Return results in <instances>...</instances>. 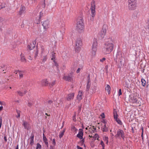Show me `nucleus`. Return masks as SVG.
Masks as SVG:
<instances>
[{
    "instance_id": "4c0bfd02",
    "label": "nucleus",
    "mask_w": 149,
    "mask_h": 149,
    "mask_svg": "<svg viewBox=\"0 0 149 149\" xmlns=\"http://www.w3.org/2000/svg\"><path fill=\"white\" fill-rule=\"evenodd\" d=\"M42 146L40 143H38L36 144V149H41Z\"/></svg>"
},
{
    "instance_id": "f257e3e1",
    "label": "nucleus",
    "mask_w": 149,
    "mask_h": 149,
    "mask_svg": "<svg viewBox=\"0 0 149 149\" xmlns=\"http://www.w3.org/2000/svg\"><path fill=\"white\" fill-rule=\"evenodd\" d=\"M113 40H110L104 44L103 52L104 54H108L111 53L114 48V45Z\"/></svg>"
},
{
    "instance_id": "2eb2a0df",
    "label": "nucleus",
    "mask_w": 149,
    "mask_h": 149,
    "mask_svg": "<svg viewBox=\"0 0 149 149\" xmlns=\"http://www.w3.org/2000/svg\"><path fill=\"white\" fill-rule=\"evenodd\" d=\"M41 84L43 86H47L49 84V82L47 79H44L42 80Z\"/></svg>"
},
{
    "instance_id": "39448f33",
    "label": "nucleus",
    "mask_w": 149,
    "mask_h": 149,
    "mask_svg": "<svg viewBox=\"0 0 149 149\" xmlns=\"http://www.w3.org/2000/svg\"><path fill=\"white\" fill-rule=\"evenodd\" d=\"M113 116L114 119L118 123V124L120 125H122L123 124V123L121 120H120L119 118H118V115L115 110H113Z\"/></svg>"
},
{
    "instance_id": "20e7f679",
    "label": "nucleus",
    "mask_w": 149,
    "mask_h": 149,
    "mask_svg": "<svg viewBox=\"0 0 149 149\" xmlns=\"http://www.w3.org/2000/svg\"><path fill=\"white\" fill-rule=\"evenodd\" d=\"M116 138H122L124 140L125 137V133L121 129H118L117 132L116 134L115 135Z\"/></svg>"
},
{
    "instance_id": "8fccbe9b",
    "label": "nucleus",
    "mask_w": 149,
    "mask_h": 149,
    "mask_svg": "<svg viewBox=\"0 0 149 149\" xmlns=\"http://www.w3.org/2000/svg\"><path fill=\"white\" fill-rule=\"evenodd\" d=\"M100 116L102 118H105V115L104 113H102L100 115Z\"/></svg>"
},
{
    "instance_id": "e433bc0d",
    "label": "nucleus",
    "mask_w": 149,
    "mask_h": 149,
    "mask_svg": "<svg viewBox=\"0 0 149 149\" xmlns=\"http://www.w3.org/2000/svg\"><path fill=\"white\" fill-rule=\"evenodd\" d=\"M90 87V84H89V81H88V82L86 86V90L87 91H88L89 90Z\"/></svg>"
},
{
    "instance_id": "052dcab7",
    "label": "nucleus",
    "mask_w": 149,
    "mask_h": 149,
    "mask_svg": "<svg viewBox=\"0 0 149 149\" xmlns=\"http://www.w3.org/2000/svg\"><path fill=\"white\" fill-rule=\"evenodd\" d=\"M75 116H76V115H74L73 117V120L74 121H76Z\"/></svg>"
},
{
    "instance_id": "393cba45",
    "label": "nucleus",
    "mask_w": 149,
    "mask_h": 149,
    "mask_svg": "<svg viewBox=\"0 0 149 149\" xmlns=\"http://www.w3.org/2000/svg\"><path fill=\"white\" fill-rule=\"evenodd\" d=\"M18 74L19 79H22L23 78V75L24 74V72L23 71L20 70Z\"/></svg>"
},
{
    "instance_id": "c03bdc74",
    "label": "nucleus",
    "mask_w": 149,
    "mask_h": 149,
    "mask_svg": "<svg viewBox=\"0 0 149 149\" xmlns=\"http://www.w3.org/2000/svg\"><path fill=\"white\" fill-rule=\"evenodd\" d=\"M33 105V103L31 102H28V105L29 107H31Z\"/></svg>"
},
{
    "instance_id": "6ab92c4d",
    "label": "nucleus",
    "mask_w": 149,
    "mask_h": 149,
    "mask_svg": "<svg viewBox=\"0 0 149 149\" xmlns=\"http://www.w3.org/2000/svg\"><path fill=\"white\" fill-rule=\"evenodd\" d=\"M83 130H81L79 131V133L77 135V137H78L79 139H81L83 138Z\"/></svg>"
},
{
    "instance_id": "f3484780",
    "label": "nucleus",
    "mask_w": 149,
    "mask_h": 149,
    "mask_svg": "<svg viewBox=\"0 0 149 149\" xmlns=\"http://www.w3.org/2000/svg\"><path fill=\"white\" fill-rule=\"evenodd\" d=\"M35 43H34V42H33L32 43L28 44L27 47V48L30 50H31L35 47Z\"/></svg>"
},
{
    "instance_id": "c756f323",
    "label": "nucleus",
    "mask_w": 149,
    "mask_h": 149,
    "mask_svg": "<svg viewBox=\"0 0 149 149\" xmlns=\"http://www.w3.org/2000/svg\"><path fill=\"white\" fill-rule=\"evenodd\" d=\"M71 130L73 132H76L77 131V129L74 126H72L71 128Z\"/></svg>"
},
{
    "instance_id": "9d476101",
    "label": "nucleus",
    "mask_w": 149,
    "mask_h": 149,
    "mask_svg": "<svg viewBox=\"0 0 149 149\" xmlns=\"http://www.w3.org/2000/svg\"><path fill=\"white\" fill-rule=\"evenodd\" d=\"M106 29H102V30L99 33V36L101 37L102 38H103L106 33Z\"/></svg>"
},
{
    "instance_id": "72a5a7b5",
    "label": "nucleus",
    "mask_w": 149,
    "mask_h": 149,
    "mask_svg": "<svg viewBox=\"0 0 149 149\" xmlns=\"http://www.w3.org/2000/svg\"><path fill=\"white\" fill-rule=\"evenodd\" d=\"M21 61L23 62H26V60L25 58L24 57V56L22 54L21 55Z\"/></svg>"
},
{
    "instance_id": "5701e85b",
    "label": "nucleus",
    "mask_w": 149,
    "mask_h": 149,
    "mask_svg": "<svg viewBox=\"0 0 149 149\" xmlns=\"http://www.w3.org/2000/svg\"><path fill=\"white\" fill-rule=\"evenodd\" d=\"M105 89L107 91L109 94H110V92L111 90V88L110 86L108 84L106 86L105 88Z\"/></svg>"
},
{
    "instance_id": "0eeeda50",
    "label": "nucleus",
    "mask_w": 149,
    "mask_h": 149,
    "mask_svg": "<svg viewBox=\"0 0 149 149\" xmlns=\"http://www.w3.org/2000/svg\"><path fill=\"white\" fill-rule=\"evenodd\" d=\"M95 6L94 4H91L90 10H91V16L93 17H94L95 15Z\"/></svg>"
},
{
    "instance_id": "680f3d73",
    "label": "nucleus",
    "mask_w": 149,
    "mask_h": 149,
    "mask_svg": "<svg viewBox=\"0 0 149 149\" xmlns=\"http://www.w3.org/2000/svg\"><path fill=\"white\" fill-rule=\"evenodd\" d=\"M28 58L30 60H32V57L31 56H29L28 57Z\"/></svg>"
},
{
    "instance_id": "de8ad7c7",
    "label": "nucleus",
    "mask_w": 149,
    "mask_h": 149,
    "mask_svg": "<svg viewBox=\"0 0 149 149\" xmlns=\"http://www.w3.org/2000/svg\"><path fill=\"white\" fill-rule=\"evenodd\" d=\"M47 103L48 104H51L52 103V101L51 100H49L47 102Z\"/></svg>"
},
{
    "instance_id": "423d86ee",
    "label": "nucleus",
    "mask_w": 149,
    "mask_h": 149,
    "mask_svg": "<svg viewBox=\"0 0 149 149\" xmlns=\"http://www.w3.org/2000/svg\"><path fill=\"white\" fill-rule=\"evenodd\" d=\"M82 42L80 40H77L76 43V50L79 51L82 45Z\"/></svg>"
},
{
    "instance_id": "f8f14e48",
    "label": "nucleus",
    "mask_w": 149,
    "mask_h": 149,
    "mask_svg": "<svg viewBox=\"0 0 149 149\" xmlns=\"http://www.w3.org/2000/svg\"><path fill=\"white\" fill-rule=\"evenodd\" d=\"M23 125L24 126L25 129L27 130L30 128V126L29 123L26 121H23Z\"/></svg>"
},
{
    "instance_id": "e2e57ef3",
    "label": "nucleus",
    "mask_w": 149,
    "mask_h": 149,
    "mask_svg": "<svg viewBox=\"0 0 149 149\" xmlns=\"http://www.w3.org/2000/svg\"><path fill=\"white\" fill-rule=\"evenodd\" d=\"M77 148L78 149H83V148L78 146H77Z\"/></svg>"
},
{
    "instance_id": "69168bd1",
    "label": "nucleus",
    "mask_w": 149,
    "mask_h": 149,
    "mask_svg": "<svg viewBox=\"0 0 149 149\" xmlns=\"http://www.w3.org/2000/svg\"><path fill=\"white\" fill-rule=\"evenodd\" d=\"M43 15V13L42 12H40V17H42Z\"/></svg>"
},
{
    "instance_id": "a18cd8bd",
    "label": "nucleus",
    "mask_w": 149,
    "mask_h": 149,
    "mask_svg": "<svg viewBox=\"0 0 149 149\" xmlns=\"http://www.w3.org/2000/svg\"><path fill=\"white\" fill-rule=\"evenodd\" d=\"M121 95H122L121 90V89H120L119 90V91H118V95L119 96H120Z\"/></svg>"
},
{
    "instance_id": "13d9d810",
    "label": "nucleus",
    "mask_w": 149,
    "mask_h": 149,
    "mask_svg": "<svg viewBox=\"0 0 149 149\" xmlns=\"http://www.w3.org/2000/svg\"><path fill=\"white\" fill-rule=\"evenodd\" d=\"M106 59L105 58H103L102 59H100V61L102 62H103Z\"/></svg>"
},
{
    "instance_id": "a211bd4d",
    "label": "nucleus",
    "mask_w": 149,
    "mask_h": 149,
    "mask_svg": "<svg viewBox=\"0 0 149 149\" xmlns=\"http://www.w3.org/2000/svg\"><path fill=\"white\" fill-rule=\"evenodd\" d=\"M89 131L92 134L96 132V128L93 126H91L89 128Z\"/></svg>"
},
{
    "instance_id": "a878e982",
    "label": "nucleus",
    "mask_w": 149,
    "mask_h": 149,
    "mask_svg": "<svg viewBox=\"0 0 149 149\" xmlns=\"http://www.w3.org/2000/svg\"><path fill=\"white\" fill-rule=\"evenodd\" d=\"M3 69H5V71H6L7 69V67L5 65L3 64H1L0 65V69L2 70Z\"/></svg>"
},
{
    "instance_id": "338daca9",
    "label": "nucleus",
    "mask_w": 149,
    "mask_h": 149,
    "mask_svg": "<svg viewBox=\"0 0 149 149\" xmlns=\"http://www.w3.org/2000/svg\"><path fill=\"white\" fill-rule=\"evenodd\" d=\"M4 139L5 141L6 142L7 141V139L6 136H4Z\"/></svg>"
},
{
    "instance_id": "6e6552de",
    "label": "nucleus",
    "mask_w": 149,
    "mask_h": 149,
    "mask_svg": "<svg viewBox=\"0 0 149 149\" xmlns=\"http://www.w3.org/2000/svg\"><path fill=\"white\" fill-rule=\"evenodd\" d=\"M42 25L43 27V29L45 30L47 29L49 26V22L48 20H46L43 22Z\"/></svg>"
},
{
    "instance_id": "4468645a",
    "label": "nucleus",
    "mask_w": 149,
    "mask_h": 149,
    "mask_svg": "<svg viewBox=\"0 0 149 149\" xmlns=\"http://www.w3.org/2000/svg\"><path fill=\"white\" fill-rule=\"evenodd\" d=\"M77 27L78 30H82L84 29V24H77Z\"/></svg>"
},
{
    "instance_id": "864d4df0",
    "label": "nucleus",
    "mask_w": 149,
    "mask_h": 149,
    "mask_svg": "<svg viewBox=\"0 0 149 149\" xmlns=\"http://www.w3.org/2000/svg\"><path fill=\"white\" fill-rule=\"evenodd\" d=\"M20 70H15L14 72V73H15V74H19V71Z\"/></svg>"
},
{
    "instance_id": "473e14b6",
    "label": "nucleus",
    "mask_w": 149,
    "mask_h": 149,
    "mask_svg": "<svg viewBox=\"0 0 149 149\" xmlns=\"http://www.w3.org/2000/svg\"><path fill=\"white\" fill-rule=\"evenodd\" d=\"M40 48L41 50V54L42 55L44 54L45 52L44 47L43 45H41L40 46Z\"/></svg>"
},
{
    "instance_id": "f704fd0d",
    "label": "nucleus",
    "mask_w": 149,
    "mask_h": 149,
    "mask_svg": "<svg viewBox=\"0 0 149 149\" xmlns=\"http://www.w3.org/2000/svg\"><path fill=\"white\" fill-rule=\"evenodd\" d=\"M141 81L142 86H144L146 85V81L144 79H141Z\"/></svg>"
},
{
    "instance_id": "a19ab883",
    "label": "nucleus",
    "mask_w": 149,
    "mask_h": 149,
    "mask_svg": "<svg viewBox=\"0 0 149 149\" xmlns=\"http://www.w3.org/2000/svg\"><path fill=\"white\" fill-rule=\"evenodd\" d=\"M93 137L95 138V139L98 140L99 136L97 134H95L94 135H93Z\"/></svg>"
},
{
    "instance_id": "cd10ccee",
    "label": "nucleus",
    "mask_w": 149,
    "mask_h": 149,
    "mask_svg": "<svg viewBox=\"0 0 149 149\" xmlns=\"http://www.w3.org/2000/svg\"><path fill=\"white\" fill-rule=\"evenodd\" d=\"M25 7L24 6L20 8L19 13V14L20 15H22V14L23 13L24 11L25 10Z\"/></svg>"
},
{
    "instance_id": "b1692460",
    "label": "nucleus",
    "mask_w": 149,
    "mask_h": 149,
    "mask_svg": "<svg viewBox=\"0 0 149 149\" xmlns=\"http://www.w3.org/2000/svg\"><path fill=\"white\" fill-rule=\"evenodd\" d=\"M102 128V131L104 132H107L108 130V128L106 126V124H104Z\"/></svg>"
},
{
    "instance_id": "1a4fd4ad",
    "label": "nucleus",
    "mask_w": 149,
    "mask_h": 149,
    "mask_svg": "<svg viewBox=\"0 0 149 149\" xmlns=\"http://www.w3.org/2000/svg\"><path fill=\"white\" fill-rule=\"evenodd\" d=\"M74 96V93H72L68 94L66 97L67 100L70 101L73 100Z\"/></svg>"
},
{
    "instance_id": "4d7b16f0",
    "label": "nucleus",
    "mask_w": 149,
    "mask_h": 149,
    "mask_svg": "<svg viewBox=\"0 0 149 149\" xmlns=\"http://www.w3.org/2000/svg\"><path fill=\"white\" fill-rule=\"evenodd\" d=\"M125 82L126 83V85L125 86L126 87H128L129 86V83H127V81H125Z\"/></svg>"
},
{
    "instance_id": "c9c22d12",
    "label": "nucleus",
    "mask_w": 149,
    "mask_h": 149,
    "mask_svg": "<svg viewBox=\"0 0 149 149\" xmlns=\"http://www.w3.org/2000/svg\"><path fill=\"white\" fill-rule=\"evenodd\" d=\"M16 112L17 114V115L16 116V117L17 118H19L20 117V113H21V111L19 110H16Z\"/></svg>"
},
{
    "instance_id": "603ef678",
    "label": "nucleus",
    "mask_w": 149,
    "mask_h": 149,
    "mask_svg": "<svg viewBox=\"0 0 149 149\" xmlns=\"http://www.w3.org/2000/svg\"><path fill=\"white\" fill-rule=\"evenodd\" d=\"M108 140V138L107 136H105L104 138V140L106 141V140Z\"/></svg>"
},
{
    "instance_id": "9b49d317",
    "label": "nucleus",
    "mask_w": 149,
    "mask_h": 149,
    "mask_svg": "<svg viewBox=\"0 0 149 149\" xmlns=\"http://www.w3.org/2000/svg\"><path fill=\"white\" fill-rule=\"evenodd\" d=\"M72 75L70 74L68 75L67 76H64L63 77V79L66 81H70L72 79Z\"/></svg>"
},
{
    "instance_id": "f03ea898",
    "label": "nucleus",
    "mask_w": 149,
    "mask_h": 149,
    "mask_svg": "<svg viewBox=\"0 0 149 149\" xmlns=\"http://www.w3.org/2000/svg\"><path fill=\"white\" fill-rule=\"evenodd\" d=\"M138 98L136 95L132 94L129 95V100L130 102L133 103H136L138 102Z\"/></svg>"
},
{
    "instance_id": "c85d7f7f",
    "label": "nucleus",
    "mask_w": 149,
    "mask_h": 149,
    "mask_svg": "<svg viewBox=\"0 0 149 149\" xmlns=\"http://www.w3.org/2000/svg\"><path fill=\"white\" fill-rule=\"evenodd\" d=\"M65 131V129H64L62 131L60 132L59 134V137L60 139L61 138L63 137V136L64 135Z\"/></svg>"
},
{
    "instance_id": "bb28decb",
    "label": "nucleus",
    "mask_w": 149,
    "mask_h": 149,
    "mask_svg": "<svg viewBox=\"0 0 149 149\" xmlns=\"http://www.w3.org/2000/svg\"><path fill=\"white\" fill-rule=\"evenodd\" d=\"M91 52V56L92 57H94V56L96 54V52L97 51V50L96 49H92Z\"/></svg>"
},
{
    "instance_id": "bf43d9fd",
    "label": "nucleus",
    "mask_w": 149,
    "mask_h": 149,
    "mask_svg": "<svg viewBox=\"0 0 149 149\" xmlns=\"http://www.w3.org/2000/svg\"><path fill=\"white\" fill-rule=\"evenodd\" d=\"M45 143V145H46L47 147H48L49 146V144L48 142L47 141L44 142Z\"/></svg>"
},
{
    "instance_id": "5fc2aeb1",
    "label": "nucleus",
    "mask_w": 149,
    "mask_h": 149,
    "mask_svg": "<svg viewBox=\"0 0 149 149\" xmlns=\"http://www.w3.org/2000/svg\"><path fill=\"white\" fill-rule=\"evenodd\" d=\"M100 144L102 145V147H104V143L102 141L101 142Z\"/></svg>"
},
{
    "instance_id": "7c9ffc66",
    "label": "nucleus",
    "mask_w": 149,
    "mask_h": 149,
    "mask_svg": "<svg viewBox=\"0 0 149 149\" xmlns=\"http://www.w3.org/2000/svg\"><path fill=\"white\" fill-rule=\"evenodd\" d=\"M34 51L35 52L34 58L36 59L38 55V50L37 49H36Z\"/></svg>"
},
{
    "instance_id": "79ce46f5",
    "label": "nucleus",
    "mask_w": 149,
    "mask_h": 149,
    "mask_svg": "<svg viewBox=\"0 0 149 149\" xmlns=\"http://www.w3.org/2000/svg\"><path fill=\"white\" fill-rule=\"evenodd\" d=\"M124 59V58L123 57H121L120 58L119 60V62L121 64H122L123 61Z\"/></svg>"
},
{
    "instance_id": "37998d69",
    "label": "nucleus",
    "mask_w": 149,
    "mask_h": 149,
    "mask_svg": "<svg viewBox=\"0 0 149 149\" xmlns=\"http://www.w3.org/2000/svg\"><path fill=\"white\" fill-rule=\"evenodd\" d=\"M43 140L44 142L47 141V139L46 137L45 136L44 134H43Z\"/></svg>"
},
{
    "instance_id": "6e6d98bb",
    "label": "nucleus",
    "mask_w": 149,
    "mask_h": 149,
    "mask_svg": "<svg viewBox=\"0 0 149 149\" xmlns=\"http://www.w3.org/2000/svg\"><path fill=\"white\" fill-rule=\"evenodd\" d=\"M102 122L104 124H106L107 123L105 119H103Z\"/></svg>"
},
{
    "instance_id": "dca6fc26",
    "label": "nucleus",
    "mask_w": 149,
    "mask_h": 149,
    "mask_svg": "<svg viewBox=\"0 0 149 149\" xmlns=\"http://www.w3.org/2000/svg\"><path fill=\"white\" fill-rule=\"evenodd\" d=\"M83 93L81 91H79L78 92V95L77 96V99L79 101L81 100L82 98Z\"/></svg>"
},
{
    "instance_id": "2f4dec72",
    "label": "nucleus",
    "mask_w": 149,
    "mask_h": 149,
    "mask_svg": "<svg viewBox=\"0 0 149 149\" xmlns=\"http://www.w3.org/2000/svg\"><path fill=\"white\" fill-rule=\"evenodd\" d=\"M47 58V55H45L42 57V60L43 62H45Z\"/></svg>"
},
{
    "instance_id": "774afa93",
    "label": "nucleus",
    "mask_w": 149,
    "mask_h": 149,
    "mask_svg": "<svg viewBox=\"0 0 149 149\" xmlns=\"http://www.w3.org/2000/svg\"><path fill=\"white\" fill-rule=\"evenodd\" d=\"M80 70V68H78V69H77V73L79 72Z\"/></svg>"
},
{
    "instance_id": "7ed1b4c3",
    "label": "nucleus",
    "mask_w": 149,
    "mask_h": 149,
    "mask_svg": "<svg viewBox=\"0 0 149 149\" xmlns=\"http://www.w3.org/2000/svg\"><path fill=\"white\" fill-rule=\"evenodd\" d=\"M136 6V0H128V8L130 10L134 9Z\"/></svg>"
},
{
    "instance_id": "ddd939ff",
    "label": "nucleus",
    "mask_w": 149,
    "mask_h": 149,
    "mask_svg": "<svg viewBox=\"0 0 149 149\" xmlns=\"http://www.w3.org/2000/svg\"><path fill=\"white\" fill-rule=\"evenodd\" d=\"M97 42L96 39L93 40L92 47V49H97Z\"/></svg>"
},
{
    "instance_id": "58836bf2",
    "label": "nucleus",
    "mask_w": 149,
    "mask_h": 149,
    "mask_svg": "<svg viewBox=\"0 0 149 149\" xmlns=\"http://www.w3.org/2000/svg\"><path fill=\"white\" fill-rule=\"evenodd\" d=\"M17 92L19 96H22L24 95L23 93L21 92V91H17Z\"/></svg>"
},
{
    "instance_id": "3c124183",
    "label": "nucleus",
    "mask_w": 149,
    "mask_h": 149,
    "mask_svg": "<svg viewBox=\"0 0 149 149\" xmlns=\"http://www.w3.org/2000/svg\"><path fill=\"white\" fill-rule=\"evenodd\" d=\"M55 81H52V82L50 84V85H51L52 86H53L54 85V84H55Z\"/></svg>"
},
{
    "instance_id": "aec40b11",
    "label": "nucleus",
    "mask_w": 149,
    "mask_h": 149,
    "mask_svg": "<svg viewBox=\"0 0 149 149\" xmlns=\"http://www.w3.org/2000/svg\"><path fill=\"white\" fill-rule=\"evenodd\" d=\"M84 24L83 18L81 17H79L77 19V24Z\"/></svg>"
},
{
    "instance_id": "09e8293b",
    "label": "nucleus",
    "mask_w": 149,
    "mask_h": 149,
    "mask_svg": "<svg viewBox=\"0 0 149 149\" xmlns=\"http://www.w3.org/2000/svg\"><path fill=\"white\" fill-rule=\"evenodd\" d=\"M2 119L1 117L0 118V128H1V125H2Z\"/></svg>"
},
{
    "instance_id": "0e129e2a",
    "label": "nucleus",
    "mask_w": 149,
    "mask_h": 149,
    "mask_svg": "<svg viewBox=\"0 0 149 149\" xmlns=\"http://www.w3.org/2000/svg\"><path fill=\"white\" fill-rule=\"evenodd\" d=\"M5 7V6L4 4L2 5V6L0 8V9L4 8Z\"/></svg>"
},
{
    "instance_id": "49530a36",
    "label": "nucleus",
    "mask_w": 149,
    "mask_h": 149,
    "mask_svg": "<svg viewBox=\"0 0 149 149\" xmlns=\"http://www.w3.org/2000/svg\"><path fill=\"white\" fill-rule=\"evenodd\" d=\"M52 144L55 146L56 144V142L55 139H54L52 140Z\"/></svg>"
},
{
    "instance_id": "ea45409f",
    "label": "nucleus",
    "mask_w": 149,
    "mask_h": 149,
    "mask_svg": "<svg viewBox=\"0 0 149 149\" xmlns=\"http://www.w3.org/2000/svg\"><path fill=\"white\" fill-rule=\"evenodd\" d=\"M45 0H43V3H42V8H45Z\"/></svg>"
},
{
    "instance_id": "4be33fe9",
    "label": "nucleus",
    "mask_w": 149,
    "mask_h": 149,
    "mask_svg": "<svg viewBox=\"0 0 149 149\" xmlns=\"http://www.w3.org/2000/svg\"><path fill=\"white\" fill-rule=\"evenodd\" d=\"M34 135L33 134H32L30 138V144L32 146L34 143Z\"/></svg>"
},
{
    "instance_id": "412c9836",
    "label": "nucleus",
    "mask_w": 149,
    "mask_h": 149,
    "mask_svg": "<svg viewBox=\"0 0 149 149\" xmlns=\"http://www.w3.org/2000/svg\"><path fill=\"white\" fill-rule=\"evenodd\" d=\"M54 54L55 53H52V56L51 59L53 60L55 65L56 66V67H57L58 66V64L56 62V61L55 60V57L54 55Z\"/></svg>"
}]
</instances>
